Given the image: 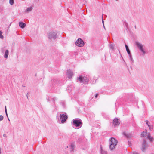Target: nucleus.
Instances as JSON below:
<instances>
[{"mask_svg": "<svg viewBox=\"0 0 154 154\" xmlns=\"http://www.w3.org/2000/svg\"><path fill=\"white\" fill-rule=\"evenodd\" d=\"M129 57H130V60L132 61V62L133 63L134 62V60L133 59L132 57L131 56V54L129 55Z\"/></svg>", "mask_w": 154, "mask_h": 154, "instance_id": "nucleus-24", "label": "nucleus"}, {"mask_svg": "<svg viewBox=\"0 0 154 154\" xmlns=\"http://www.w3.org/2000/svg\"><path fill=\"white\" fill-rule=\"evenodd\" d=\"M102 23H103V26L104 25V21L103 20V16H102Z\"/></svg>", "mask_w": 154, "mask_h": 154, "instance_id": "nucleus-28", "label": "nucleus"}, {"mask_svg": "<svg viewBox=\"0 0 154 154\" xmlns=\"http://www.w3.org/2000/svg\"><path fill=\"white\" fill-rule=\"evenodd\" d=\"M2 31H0V38L3 39L4 38V37L2 35Z\"/></svg>", "mask_w": 154, "mask_h": 154, "instance_id": "nucleus-22", "label": "nucleus"}, {"mask_svg": "<svg viewBox=\"0 0 154 154\" xmlns=\"http://www.w3.org/2000/svg\"><path fill=\"white\" fill-rule=\"evenodd\" d=\"M98 96V94H97L95 95V97L96 98H97Z\"/></svg>", "mask_w": 154, "mask_h": 154, "instance_id": "nucleus-31", "label": "nucleus"}, {"mask_svg": "<svg viewBox=\"0 0 154 154\" xmlns=\"http://www.w3.org/2000/svg\"><path fill=\"white\" fill-rule=\"evenodd\" d=\"M101 150L102 154H107L106 152L102 150V147H101Z\"/></svg>", "mask_w": 154, "mask_h": 154, "instance_id": "nucleus-20", "label": "nucleus"}, {"mask_svg": "<svg viewBox=\"0 0 154 154\" xmlns=\"http://www.w3.org/2000/svg\"><path fill=\"white\" fill-rule=\"evenodd\" d=\"M66 75L68 78L70 79L73 76V73L71 70H68L67 71Z\"/></svg>", "mask_w": 154, "mask_h": 154, "instance_id": "nucleus-10", "label": "nucleus"}, {"mask_svg": "<svg viewBox=\"0 0 154 154\" xmlns=\"http://www.w3.org/2000/svg\"><path fill=\"white\" fill-rule=\"evenodd\" d=\"M113 124L115 127L118 126L120 124L119 119L117 118L114 119L113 121Z\"/></svg>", "mask_w": 154, "mask_h": 154, "instance_id": "nucleus-9", "label": "nucleus"}, {"mask_svg": "<svg viewBox=\"0 0 154 154\" xmlns=\"http://www.w3.org/2000/svg\"><path fill=\"white\" fill-rule=\"evenodd\" d=\"M146 124L148 126L149 125H149V124L150 123V122H149L147 120L146 121Z\"/></svg>", "mask_w": 154, "mask_h": 154, "instance_id": "nucleus-27", "label": "nucleus"}, {"mask_svg": "<svg viewBox=\"0 0 154 154\" xmlns=\"http://www.w3.org/2000/svg\"><path fill=\"white\" fill-rule=\"evenodd\" d=\"M71 149L72 151L74 149V145L73 143H72L70 145Z\"/></svg>", "mask_w": 154, "mask_h": 154, "instance_id": "nucleus-21", "label": "nucleus"}, {"mask_svg": "<svg viewBox=\"0 0 154 154\" xmlns=\"http://www.w3.org/2000/svg\"><path fill=\"white\" fill-rule=\"evenodd\" d=\"M147 138L149 140V141L152 142L154 140V138L153 137L151 136L150 134L148 133L147 136Z\"/></svg>", "mask_w": 154, "mask_h": 154, "instance_id": "nucleus-11", "label": "nucleus"}, {"mask_svg": "<svg viewBox=\"0 0 154 154\" xmlns=\"http://www.w3.org/2000/svg\"><path fill=\"white\" fill-rule=\"evenodd\" d=\"M132 154H138L137 152H134Z\"/></svg>", "mask_w": 154, "mask_h": 154, "instance_id": "nucleus-30", "label": "nucleus"}, {"mask_svg": "<svg viewBox=\"0 0 154 154\" xmlns=\"http://www.w3.org/2000/svg\"><path fill=\"white\" fill-rule=\"evenodd\" d=\"M148 134L147 130H145L141 134V136L143 137H146V136H147Z\"/></svg>", "mask_w": 154, "mask_h": 154, "instance_id": "nucleus-12", "label": "nucleus"}, {"mask_svg": "<svg viewBox=\"0 0 154 154\" xmlns=\"http://www.w3.org/2000/svg\"><path fill=\"white\" fill-rule=\"evenodd\" d=\"M75 44L78 46L82 47L84 45V43L82 39L79 38L76 41Z\"/></svg>", "mask_w": 154, "mask_h": 154, "instance_id": "nucleus-5", "label": "nucleus"}, {"mask_svg": "<svg viewBox=\"0 0 154 154\" xmlns=\"http://www.w3.org/2000/svg\"><path fill=\"white\" fill-rule=\"evenodd\" d=\"M125 48L126 50V51H127V52L130 55V50H129L128 47L126 45H125Z\"/></svg>", "mask_w": 154, "mask_h": 154, "instance_id": "nucleus-18", "label": "nucleus"}, {"mask_svg": "<svg viewBox=\"0 0 154 154\" xmlns=\"http://www.w3.org/2000/svg\"><path fill=\"white\" fill-rule=\"evenodd\" d=\"M123 134L127 138H129L131 137V134L130 133L124 132Z\"/></svg>", "mask_w": 154, "mask_h": 154, "instance_id": "nucleus-14", "label": "nucleus"}, {"mask_svg": "<svg viewBox=\"0 0 154 154\" xmlns=\"http://www.w3.org/2000/svg\"><path fill=\"white\" fill-rule=\"evenodd\" d=\"M110 141L109 148L111 150H112L115 149L118 142L116 139L113 137H111L110 139Z\"/></svg>", "mask_w": 154, "mask_h": 154, "instance_id": "nucleus-1", "label": "nucleus"}, {"mask_svg": "<svg viewBox=\"0 0 154 154\" xmlns=\"http://www.w3.org/2000/svg\"><path fill=\"white\" fill-rule=\"evenodd\" d=\"M9 54V51L8 50H7L5 52L4 57L5 58H7Z\"/></svg>", "mask_w": 154, "mask_h": 154, "instance_id": "nucleus-15", "label": "nucleus"}, {"mask_svg": "<svg viewBox=\"0 0 154 154\" xmlns=\"http://www.w3.org/2000/svg\"><path fill=\"white\" fill-rule=\"evenodd\" d=\"M32 8L31 7L27 8L25 11L26 12H29L32 11Z\"/></svg>", "mask_w": 154, "mask_h": 154, "instance_id": "nucleus-17", "label": "nucleus"}, {"mask_svg": "<svg viewBox=\"0 0 154 154\" xmlns=\"http://www.w3.org/2000/svg\"><path fill=\"white\" fill-rule=\"evenodd\" d=\"M148 127L149 128V129L150 131H152L153 129V125H149Z\"/></svg>", "mask_w": 154, "mask_h": 154, "instance_id": "nucleus-19", "label": "nucleus"}, {"mask_svg": "<svg viewBox=\"0 0 154 154\" xmlns=\"http://www.w3.org/2000/svg\"><path fill=\"white\" fill-rule=\"evenodd\" d=\"M5 112L6 113V114L7 116L8 117V114H7V111L6 106H5ZM8 118V120L9 121L10 120H9Z\"/></svg>", "mask_w": 154, "mask_h": 154, "instance_id": "nucleus-25", "label": "nucleus"}, {"mask_svg": "<svg viewBox=\"0 0 154 154\" xmlns=\"http://www.w3.org/2000/svg\"><path fill=\"white\" fill-rule=\"evenodd\" d=\"M115 47V45L114 44L110 43L109 45V48L112 50H114Z\"/></svg>", "mask_w": 154, "mask_h": 154, "instance_id": "nucleus-16", "label": "nucleus"}, {"mask_svg": "<svg viewBox=\"0 0 154 154\" xmlns=\"http://www.w3.org/2000/svg\"><path fill=\"white\" fill-rule=\"evenodd\" d=\"M60 116L61 122L62 123L64 122L67 119V116L66 114H60Z\"/></svg>", "mask_w": 154, "mask_h": 154, "instance_id": "nucleus-7", "label": "nucleus"}, {"mask_svg": "<svg viewBox=\"0 0 154 154\" xmlns=\"http://www.w3.org/2000/svg\"><path fill=\"white\" fill-rule=\"evenodd\" d=\"M3 137H7V135H6V134H3Z\"/></svg>", "mask_w": 154, "mask_h": 154, "instance_id": "nucleus-29", "label": "nucleus"}, {"mask_svg": "<svg viewBox=\"0 0 154 154\" xmlns=\"http://www.w3.org/2000/svg\"><path fill=\"white\" fill-rule=\"evenodd\" d=\"M136 45L137 47L139 50L142 52L143 54L146 53V51L143 48V45L138 42H136Z\"/></svg>", "mask_w": 154, "mask_h": 154, "instance_id": "nucleus-3", "label": "nucleus"}, {"mask_svg": "<svg viewBox=\"0 0 154 154\" xmlns=\"http://www.w3.org/2000/svg\"><path fill=\"white\" fill-rule=\"evenodd\" d=\"M57 37L56 32H51L48 34V37L50 39H55L57 38Z\"/></svg>", "mask_w": 154, "mask_h": 154, "instance_id": "nucleus-2", "label": "nucleus"}, {"mask_svg": "<svg viewBox=\"0 0 154 154\" xmlns=\"http://www.w3.org/2000/svg\"><path fill=\"white\" fill-rule=\"evenodd\" d=\"M73 124L76 127H78L81 125L82 124V122L80 119H74L73 122Z\"/></svg>", "mask_w": 154, "mask_h": 154, "instance_id": "nucleus-6", "label": "nucleus"}, {"mask_svg": "<svg viewBox=\"0 0 154 154\" xmlns=\"http://www.w3.org/2000/svg\"><path fill=\"white\" fill-rule=\"evenodd\" d=\"M103 26V27H104V29H105V27L104 25V26Z\"/></svg>", "mask_w": 154, "mask_h": 154, "instance_id": "nucleus-32", "label": "nucleus"}, {"mask_svg": "<svg viewBox=\"0 0 154 154\" xmlns=\"http://www.w3.org/2000/svg\"><path fill=\"white\" fill-rule=\"evenodd\" d=\"M19 26L21 28L23 29L26 26V24L25 23H23L21 22H20L19 23Z\"/></svg>", "mask_w": 154, "mask_h": 154, "instance_id": "nucleus-13", "label": "nucleus"}, {"mask_svg": "<svg viewBox=\"0 0 154 154\" xmlns=\"http://www.w3.org/2000/svg\"><path fill=\"white\" fill-rule=\"evenodd\" d=\"M14 2V0H9V3L11 5H12L13 4Z\"/></svg>", "mask_w": 154, "mask_h": 154, "instance_id": "nucleus-23", "label": "nucleus"}, {"mask_svg": "<svg viewBox=\"0 0 154 154\" xmlns=\"http://www.w3.org/2000/svg\"><path fill=\"white\" fill-rule=\"evenodd\" d=\"M3 116L2 115H0V121L3 120Z\"/></svg>", "mask_w": 154, "mask_h": 154, "instance_id": "nucleus-26", "label": "nucleus"}, {"mask_svg": "<svg viewBox=\"0 0 154 154\" xmlns=\"http://www.w3.org/2000/svg\"><path fill=\"white\" fill-rule=\"evenodd\" d=\"M78 80L81 83H83L87 84L88 82V79L85 77H82L81 76H80L78 78Z\"/></svg>", "mask_w": 154, "mask_h": 154, "instance_id": "nucleus-4", "label": "nucleus"}, {"mask_svg": "<svg viewBox=\"0 0 154 154\" xmlns=\"http://www.w3.org/2000/svg\"><path fill=\"white\" fill-rule=\"evenodd\" d=\"M148 145L146 143V141L145 140H144L142 143L141 149L142 151H144L148 147Z\"/></svg>", "mask_w": 154, "mask_h": 154, "instance_id": "nucleus-8", "label": "nucleus"}]
</instances>
